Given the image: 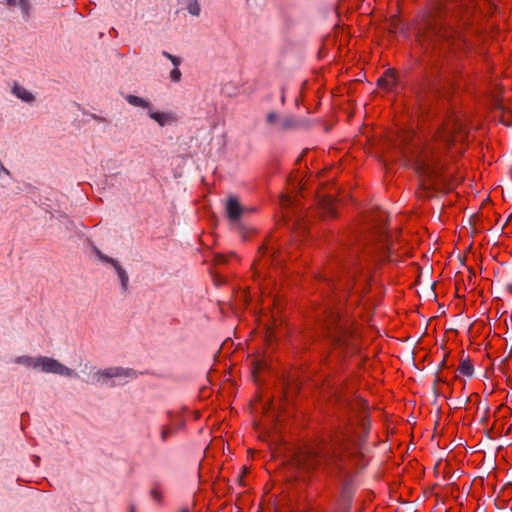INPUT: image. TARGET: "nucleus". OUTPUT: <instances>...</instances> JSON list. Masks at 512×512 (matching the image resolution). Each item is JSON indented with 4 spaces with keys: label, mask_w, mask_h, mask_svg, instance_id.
<instances>
[{
    "label": "nucleus",
    "mask_w": 512,
    "mask_h": 512,
    "mask_svg": "<svg viewBox=\"0 0 512 512\" xmlns=\"http://www.w3.org/2000/svg\"><path fill=\"white\" fill-rule=\"evenodd\" d=\"M137 376V372L131 368L120 366L105 369L93 368L90 372V380L88 382L94 385L114 388L127 384L130 380L136 379Z\"/></svg>",
    "instance_id": "1"
},
{
    "label": "nucleus",
    "mask_w": 512,
    "mask_h": 512,
    "mask_svg": "<svg viewBox=\"0 0 512 512\" xmlns=\"http://www.w3.org/2000/svg\"><path fill=\"white\" fill-rule=\"evenodd\" d=\"M265 120L273 131L281 133L293 131L303 126L302 121L296 119L294 116L280 115L274 111L269 112Z\"/></svg>",
    "instance_id": "2"
},
{
    "label": "nucleus",
    "mask_w": 512,
    "mask_h": 512,
    "mask_svg": "<svg viewBox=\"0 0 512 512\" xmlns=\"http://www.w3.org/2000/svg\"><path fill=\"white\" fill-rule=\"evenodd\" d=\"M438 138L447 146L451 145L454 137L463 141L466 137L462 122L455 117L448 119L445 124L437 131Z\"/></svg>",
    "instance_id": "3"
},
{
    "label": "nucleus",
    "mask_w": 512,
    "mask_h": 512,
    "mask_svg": "<svg viewBox=\"0 0 512 512\" xmlns=\"http://www.w3.org/2000/svg\"><path fill=\"white\" fill-rule=\"evenodd\" d=\"M37 370H40L44 373H52L68 378L77 376V373L73 369L62 364L57 359L48 356H38Z\"/></svg>",
    "instance_id": "4"
},
{
    "label": "nucleus",
    "mask_w": 512,
    "mask_h": 512,
    "mask_svg": "<svg viewBox=\"0 0 512 512\" xmlns=\"http://www.w3.org/2000/svg\"><path fill=\"white\" fill-rule=\"evenodd\" d=\"M353 494V485L351 484L348 475L345 474V476L342 478L341 496L338 501V508L335 512H349Z\"/></svg>",
    "instance_id": "5"
},
{
    "label": "nucleus",
    "mask_w": 512,
    "mask_h": 512,
    "mask_svg": "<svg viewBox=\"0 0 512 512\" xmlns=\"http://www.w3.org/2000/svg\"><path fill=\"white\" fill-rule=\"evenodd\" d=\"M225 210L227 217L232 222H237L244 213V208L236 197H229L226 201Z\"/></svg>",
    "instance_id": "6"
},
{
    "label": "nucleus",
    "mask_w": 512,
    "mask_h": 512,
    "mask_svg": "<svg viewBox=\"0 0 512 512\" xmlns=\"http://www.w3.org/2000/svg\"><path fill=\"white\" fill-rule=\"evenodd\" d=\"M318 204L326 216H335V200L330 195H318Z\"/></svg>",
    "instance_id": "7"
},
{
    "label": "nucleus",
    "mask_w": 512,
    "mask_h": 512,
    "mask_svg": "<svg viewBox=\"0 0 512 512\" xmlns=\"http://www.w3.org/2000/svg\"><path fill=\"white\" fill-rule=\"evenodd\" d=\"M149 117L156 121L161 127L172 124L176 121L174 115L169 112H156L153 108L148 112Z\"/></svg>",
    "instance_id": "8"
},
{
    "label": "nucleus",
    "mask_w": 512,
    "mask_h": 512,
    "mask_svg": "<svg viewBox=\"0 0 512 512\" xmlns=\"http://www.w3.org/2000/svg\"><path fill=\"white\" fill-rule=\"evenodd\" d=\"M125 100L134 107H139L148 110V112L153 108V105L150 101L141 98L136 95L128 94L125 96Z\"/></svg>",
    "instance_id": "9"
},
{
    "label": "nucleus",
    "mask_w": 512,
    "mask_h": 512,
    "mask_svg": "<svg viewBox=\"0 0 512 512\" xmlns=\"http://www.w3.org/2000/svg\"><path fill=\"white\" fill-rule=\"evenodd\" d=\"M12 93L17 98L21 99L22 101H24L26 103H32L35 100L34 95L30 91H28L26 88H24L18 84H15L13 86Z\"/></svg>",
    "instance_id": "10"
},
{
    "label": "nucleus",
    "mask_w": 512,
    "mask_h": 512,
    "mask_svg": "<svg viewBox=\"0 0 512 512\" xmlns=\"http://www.w3.org/2000/svg\"><path fill=\"white\" fill-rule=\"evenodd\" d=\"M14 363L24 365L26 367L38 368V356L32 357L28 355L18 356L14 359Z\"/></svg>",
    "instance_id": "11"
},
{
    "label": "nucleus",
    "mask_w": 512,
    "mask_h": 512,
    "mask_svg": "<svg viewBox=\"0 0 512 512\" xmlns=\"http://www.w3.org/2000/svg\"><path fill=\"white\" fill-rule=\"evenodd\" d=\"M366 465L364 455L359 452H352V474Z\"/></svg>",
    "instance_id": "12"
},
{
    "label": "nucleus",
    "mask_w": 512,
    "mask_h": 512,
    "mask_svg": "<svg viewBox=\"0 0 512 512\" xmlns=\"http://www.w3.org/2000/svg\"><path fill=\"white\" fill-rule=\"evenodd\" d=\"M114 269L117 273L118 278L121 281L122 291L123 292L127 291L128 283H129V276H128L126 270L120 264H118Z\"/></svg>",
    "instance_id": "13"
},
{
    "label": "nucleus",
    "mask_w": 512,
    "mask_h": 512,
    "mask_svg": "<svg viewBox=\"0 0 512 512\" xmlns=\"http://www.w3.org/2000/svg\"><path fill=\"white\" fill-rule=\"evenodd\" d=\"M416 170L420 176H425L428 178L436 177V171L424 162L418 163Z\"/></svg>",
    "instance_id": "14"
},
{
    "label": "nucleus",
    "mask_w": 512,
    "mask_h": 512,
    "mask_svg": "<svg viewBox=\"0 0 512 512\" xmlns=\"http://www.w3.org/2000/svg\"><path fill=\"white\" fill-rule=\"evenodd\" d=\"M458 371L467 377H471L474 373V367L469 359H463L461 360Z\"/></svg>",
    "instance_id": "15"
},
{
    "label": "nucleus",
    "mask_w": 512,
    "mask_h": 512,
    "mask_svg": "<svg viewBox=\"0 0 512 512\" xmlns=\"http://www.w3.org/2000/svg\"><path fill=\"white\" fill-rule=\"evenodd\" d=\"M183 425H184V420L181 418H178L173 427H163L162 432H161L162 440H166L167 437L172 435L177 428H180Z\"/></svg>",
    "instance_id": "16"
},
{
    "label": "nucleus",
    "mask_w": 512,
    "mask_h": 512,
    "mask_svg": "<svg viewBox=\"0 0 512 512\" xmlns=\"http://www.w3.org/2000/svg\"><path fill=\"white\" fill-rule=\"evenodd\" d=\"M186 9L192 16L198 17L201 12V7L198 0H187Z\"/></svg>",
    "instance_id": "17"
},
{
    "label": "nucleus",
    "mask_w": 512,
    "mask_h": 512,
    "mask_svg": "<svg viewBox=\"0 0 512 512\" xmlns=\"http://www.w3.org/2000/svg\"><path fill=\"white\" fill-rule=\"evenodd\" d=\"M360 428H361V432L358 436V444H364V435H365V433H367L368 428H369V423L365 416H363L360 420Z\"/></svg>",
    "instance_id": "18"
},
{
    "label": "nucleus",
    "mask_w": 512,
    "mask_h": 512,
    "mask_svg": "<svg viewBox=\"0 0 512 512\" xmlns=\"http://www.w3.org/2000/svg\"><path fill=\"white\" fill-rule=\"evenodd\" d=\"M394 79H395L394 72L391 70H387L385 73V77L380 78L378 80V84L381 86L388 87L391 83L394 82Z\"/></svg>",
    "instance_id": "19"
},
{
    "label": "nucleus",
    "mask_w": 512,
    "mask_h": 512,
    "mask_svg": "<svg viewBox=\"0 0 512 512\" xmlns=\"http://www.w3.org/2000/svg\"><path fill=\"white\" fill-rule=\"evenodd\" d=\"M387 219H388V216L383 211H380L376 215L375 221L377 222V229L379 230V232L382 233V231L384 230Z\"/></svg>",
    "instance_id": "20"
},
{
    "label": "nucleus",
    "mask_w": 512,
    "mask_h": 512,
    "mask_svg": "<svg viewBox=\"0 0 512 512\" xmlns=\"http://www.w3.org/2000/svg\"><path fill=\"white\" fill-rule=\"evenodd\" d=\"M150 495L151 497L157 501V502H161L162 500V493L160 491V489L158 487H153L150 491Z\"/></svg>",
    "instance_id": "21"
},
{
    "label": "nucleus",
    "mask_w": 512,
    "mask_h": 512,
    "mask_svg": "<svg viewBox=\"0 0 512 512\" xmlns=\"http://www.w3.org/2000/svg\"><path fill=\"white\" fill-rule=\"evenodd\" d=\"M181 71L178 69V67H174V69L170 72V79L173 82H179L181 79Z\"/></svg>",
    "instance_id": "22"
},
{
    "label": "nucleus",
    "mask_w": 512,
    "mask_h": 512,
    "mask_svg": "<svg viewBox=\"0 0 512 512\" xmlns=\"http://www.w3.org/2000/svg\"><path fill=\"white\" fill-rule=\"evenodd\" d=\"M100 261L103 263H108L112 265L114 268L119 264V262L116 259L111 258L105 254L103 256H100Z\"/></svg>",
    "instance_id": "23"
},
{
    "label": "nucleus",
    "mask_w": 512,
    "mask_h": 512,
    "mask_svg": "<svg viewBox=\"0 0 512 512\" xmlns=\"http://www.w3.org/2000/svg\"><path fill=\"white\" fill-rule=\"evenodd\" d=\"M19 7L24 13H28L30 10V2L29 0H19Z\"/></svg>",
    "instance_id": "24"
},
{
    "label": "nucleus",
    "mask_w": 512,
    "mask_h": 512,
    "mask_svg": "<svg viewBox=\"0 0 512 512\" xmlns=\"http://www.w3.org/2000/svg\"><path fill=\"white\" fill-rule=\"evenodd\" d=\"M169 60L173 63L174 67H178L182 63V60L174 55Z\"/></svg>",
    "instance_id": "25"
},
{
    "label": "nucleus",
    "mask_w": 512,
    "mask_h": 512,
    "mask_svg": "<svg viewBox=\"0 0 512 512\" xmlns=\"http://www.w3.org/2000/svg\"><path fill=\"white\" fill-rule=\"evenodd\" d=\"M0 172H3L7 176H11V172L1 163H0Z\"/></svg>",
    "instance_id": "26"
},
{
    "label": "nucleus",
    "mask_w": 512,
    "mask_h": 512,
    "mask_svg": "<svg viewBox=\"0 0 512 512\" xmlns=\"http://www.w3.org/2000/svg\"><path fill=\"white\" fill-rule=\"evenodd\" d=\"M94 252L99 260H100V256L104 255L97 247L94 248Z\"/></svg>",
    "instance_id": "27"
},
{
    "label": "nucleus",
    "mask_w": 512,
    "mask_h": 512,
    "mask_svg": "<svg viewBox=\"0 0 512 512\" xmlns=\"http://www.w3.org/2000/svg\"><path fill=\"white\" fill-rule=\"evenodd\" d=\"M162 55L168 59H170L173 55L168 53L167 51H162Z\"/></svg>",
    "instance_id": "28"
},
{
    "label": "nucleus",
    "mask_w": 512,
    "mask_h": 512,
    "mask_svg": "<svg viewBox=\"0 0 512 512\" xmlns=\"http://www.w3.org/2000/svg\"><path fill=\"white\" fill-rule=\"evenodd\" d=\"M217 261L220 263V262H224L225 261V257L224 256H218L217 257Z\"/></svg>",
    "instance_id": "29"
},
{
    "label": "nucleus",
    "mask_w": 512,
    "mask_h": 512,
    "mask_svg": "<svg viewBox=\"0 0 512 512\" xmlns=\"http://www.w3.org/2000/svg\"><path fill=\"white\" fill-rule=\"evenodd\" d=\"M467 402H468V398H466L464 400L463 399H459V401H458L459 404H466Z\"/></svg>",
    "instance_id": "30"
},
{
    "label": "nucleus",
    "mask_w": 512,
    "mask_h": 512,
    "mask_svg": "<svg viewBox=\"0 0 512 512\" xmlns=\"http://www.w3.org/2000/svg\"><path fill=\"white\" fill-rule=\"evenodd\" d=\"M282 202H283V203H287V204H288V203L290 202L289 197L285 196V197L282 199Z\"/></svg>",
    "instance_id": "31"
},
{
    "label": "nucleus",
    "mask_w": 512,
    "mask_h": 512,
    "mask_svg": "<svg viewBox=\"0 0 512 512\" xmlns=\"http://www.w3.org/2000/svg\"><path fill=\"white\" fill-rule=\"evenodd\" d=\"M180 512H190L188 508H182Z\"/></svg>",
    "instance_id": "32"
},
{
    "label": "nucleus",
    "mask_w": 512,
    "mask_h": 512,
    "mask_svg": "<svg viewBox=\"0 0 512 512\" xmlns=\"http://www.w3.org/2000/svg\"><path fill=\"white\" fill-rule=\"evenodd\" d=\"M257 451H258V450H256V449L248 450V452H249V453H250V452H252V454H253V455H254V453H255V452H257Z\"/></svg>",
    "instance_id": "33"
},
{
    "label": "nucleus",
    "mask_w": 512,
    "mask_h": 512,
    "mask_svg": "<svg viewBox=\"0 0 512 512\" xmlns=\"http://www.w3.org/2000/svg\"><path fill=\"white\" fill-rule=\"evenodd\" d=\"M511 219H512V215H511V216H509V218H508V220L506 221V223H505V225H504V226H506V225H507V223H508Z\"/></svg>",
    "instance_id": "34"
},
{
    "label": "nucleus",
    "mask_w": 512,
    "mask_h": 512,
    "mask_svg": "<svg viewBox=\"0 0 512 512\" xmlns=\"http://www.w3.org/2000/svg\"><path fill=\"white\" fill-rule=\"evenodd\" d=\"M445 365V358L443 359V361L441 362L440 366L443 367Z\"/></svg>",
    "instance_id": "35"
},
{
    "label": "nucleus",
    "mask_w": 512,
    "mask_h": 512,
    "mask_svg": "<svg viewBox=\"0 0 512 512\" xmlns=\"http://www.w3.org/2000/svg\"><path fill=\"white\" fill-rule=\"evenodd\" d=\"M489 464L492 465L493 464V459L492 457L489 459Z\"/></svg>",
    "instance_id": "36"
},
{
    "label": "nucleus",
    "mask_w": 512,
    "mask_h": 512,
    "mask_svg": "<svg viewBox=\"0 0 512 512\" xmlns=\"http://www.w3.org/2000/svg\"><path fill=\"white\" fill-rule=\"evenodd\" d=\"M340 461H341V459H337V464H339V465H340V464H341V462H340Z\"/></svg>",
    "instance_id": "37"
},
{
    "label": "nucleus",
    "mask_w": 512,
    "mask_h": 512,
    "mask_svg": "<svg viewBox=\"0 0 512 512\" xmlns=\"http://www.w3.org/2000/svg\"><path fill=\"white\" fill-rule=\"evenodd\" d=\"M340 461H341V459H337V464H339V465H340V464H341V462H340Z\"/></svg>",
    "instance_id": "38"
},
{
    "label": "nucleus",
    "mask_w": 512,
    "mask_h": 512,
    "mask_svg": "<svg viewBox=\"0 0 512 512\" xmlns=\"http://www.w3.org/2000/svg\"><path fill=\"white\" fill-rule=\"evenodd\" d=\"M131 512H134L133 509L131 510Z\"/></svg>",
    "instance_id": "39"
}]
</instances>
